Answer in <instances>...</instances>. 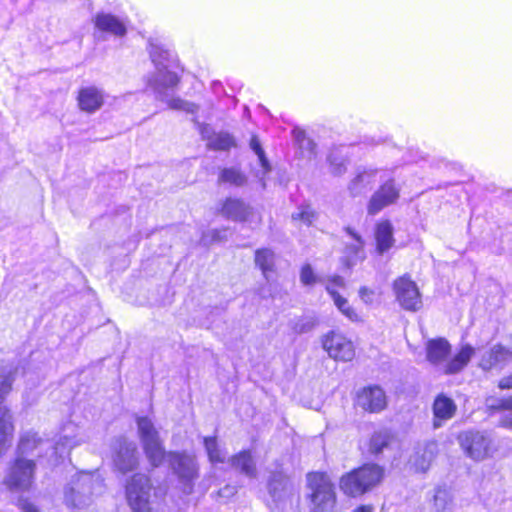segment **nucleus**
<instances>
[{"label": "nucleus", "mask_w": 512, "mask_h": 512, "mask_svg": "<svg viewBox=\"0 0 512 512\" xmlns=\"http://www.w3.org/2000/svg\"><path fill=\"white\" fill-rule=\"evenodd\" d=\"M322 349L335 362H352L357 347L352 338L339 329H331L320 337Z\"/></svg>", "instance_id": "0eeeda50"}, {"label": "nucleus", "mask_w": 512, "mask_h": 512, "mask_svg": "<svg viewBox=\"0 0 512 512\" xmlns=\"http://www.w3.org/2000/svg\"><path fill=\"white\" fill-rule=\"evenodd\" d=\"M37 471L36 459L14 454L6 465L2 484L9 492H29L35 487Z\"/></svg>", "instance_id": "20e7f679"}, {"label": "nucleus", "mask_w": 512, "mask_h": 512, "mask_svg": "<svg viewBox=\"0 0 512 512\" xmlns=\"http://www.w3.org/2000/svg\"><path fill=\"white\" fill-rule=\"evenodd\" d=\"M254 261L264 277L276 271L275 253L270 248H258L254 252Z\"/></svg>", "instance_id": "bb28decb"}, {"label": "nucleus", "mask_w": 512, "mask_h": 512, "mask_svg": "<svg viewBox=\"0 0 512 512\" xmlns=\"http://www.w3.org/2000/svg\"><path fill=\"white\" fill-rule=\"evenodd\" d=\"M356 404L368 413H380L387 407V397L379 385H368L356 393Z\"/></svg>", "instance_id": "ddd939ff"}, {"label": "nucleus", "mask_w": 512, "mask_h": 512, "mask_svg": "<svg viewBox=\"0 0 512 512\" xmlns=\"http://www.w3.org/2000/svg\"><path fill=\"white\" fill-rule=\"evenodd\" d=\"M229 462L233 468L240 471L250 478H254L257 475V469L255 462L252 457V453L249 449H243L238 453L233 454Z\"/></svg>", "instance_id": "5701e85b"}, {"label": "nucleus", "mask_w": 512, "mask_h": 512, "mask_svg": "<svg viewBox=\"0 0 512 512\" xmlns=\"http://www.w3.org/2000/svg\"><path fill=\"white\" fill-rule=\"evenodd\" d=\"M113 466L114 469L121 474H127L137 469L139 459L136 445L126 440L119 441V445L113 457Z\"/></svg>", "instance_id": "4468645a"}, {"label": "nucleus", "mask_w": 512, "mask_h": 512, "mask_svg": "<svg viewBox=\"0 0 512 512\" xmlns=\"http://www.w3.org/2000/svg\"><path fill=\"white\" fill-rule=\"evenodd\" d=\"M292 135L296 144L300 149L307 148L311 151L314 150L315 144L314 142L307 136L306 132L301 128H294L292 130Z\"/></svg>", "instance_id": "c9c22d12"}, {"label": "nucleus", "mask_w": 512, "mask_h": 512, "mask_svg": "<svg viewBox=\"0 0 512 512\" xmlns=\"http://www.w3.org/2000/svg\"><path fill=\"white\" fill-rule=\"evenodd\" d=\"M400 198V187L394 178L382 182L372 193L366 205V212L369 216L379 214L385 208L398 202Z\"/></svg>", "instance_id": "9b49d317"}, {"label": "nucleus", "mask_w": 512, "mask_h": 512, "mask_svg": "<svg viewBox=\"0 0 512 512\" xmlns=\"http://www.w3.org/2000/svg\"><path fill=\"white\" fill-rule=\"evenodd\" d=\"M203 444L206 449L208 458L212 463H223L224 457L218 447L217 438L215 436L204 437Z\"/></svg>", "instance_id": "2f4dec72"}, {"label": "nucleus", "mask_w": 512, "mask_h": 512, "mask_svg": "<svg viewBox=\"0 0 512 512\" xmlns=\"http://www.w3.org/2000/svg\"><path fill=\"white\" fill-rule=\"evenodd\" d=\"M76 101L80 111L93 114L103 107L105 95L102 89L94 85L83 86L77 91Z\"/></svg>", "instance_id": "dca6fc26"}, {"label": "nucleus", "mask_w": 512, "mask_h": 512, "mask_svg": "<svg viewBox=\"0 0 512 512\" xmlns=\"http://www.w3.org/2000/svg\"><path fill=\"white\" fill-rule=\"evenodd\" d=\"M250 148L255 152V154L258 156V159L260 161V164L263 168H268L269 163L265 156V152L261 146V142L259 137L256 134L251 135L250 138Z\"/></svg>", "instance_id": "e433bc0d"}, {"label": "nucleus", "mask_w": 512, "mask_h": 512, "mask_svg": "<svg viewBox=\"0 0 512 512\" xmlns=\"http://www.w3.org/2000/svg\"><path fill=\"white\" fill-rule=\"evenodd\" d=\"M359 297L365 302V303H371L372 297L374 296L375 292L373 289L362 286L358 290Z\"/></svg>", "instance_id": "79ce46f5"}, {"label": "nucleus", "mask_w": 512, "mask_h": 512, "mask_svg": "<svg viewBox=\"0 0 512 512\" xmlns=\"http://www.w3.org/2000/svg\"><path fill=\"white\" fill-rule=\"evenodd\" d=\"M451 351V344L443 337L430 339L426 343L428 362L435 366L445 363L443 373L446 375H453L462 371L475 353L474 348L469 344L461 346L457 353L450 358Z\"/></svg>", "instance_id": "7ed1b4c3"}, {"label": "nucleus", "mask_w": 512, "mask_h": 512, "mask_svg": "<svg viewBox=\"0 0 512 512\" xmlns=\"http://www.w3.org/2000/svg\"><path fill=\"white\" fill-rule=\"evenodd\" d=\"M13 384V376L11 373L0 372V404L5 397L11 392Z\"/></svg>", "instance_id": "4c0bfd02"}, {"label": "nucleus", "mask_w": 512, "mask_h": 512, "mask_svg": "<svg viewBox=\"0 0 512 512\" xmlns=\"http://www.w3.org/2000/svg\"><path fill=\"white\" fill-rule=\"evenodd\" d=\"M329 171L333 176L339 177L347 172L348 160L337 153L332 152L327 157Z\"/></svg>", "instance_id": "7c9ffc66"}, {"label": "nucleus", "mask_w": 512, "mask_h": 512, "mask_svg": "<svg viewBox=\"0 0 512 512\" xmlns=\"http://www.w3.org/2000/svg\"><path fill=\"white\" fill-rule=\"evenodd\" d=\"M497 387L500 390H510L512 389V374L503 377L498 381Z\"/></svg>", "instance_id": "37998d69"}, {"label": "nucleus", "mask_w": 512, "mask_h": 512, "mask_svg": "<svg viewBox=\"0 0 512 512\" xmlns=\"http://www.w3.org/2000/svg\"><path fill=\"white\" fill-rule=\"evenodd\" d=\"M218 183L242 187L247 183V177L239 168L225 167L219 172Z\"/></svg>", "instance_id": "cd10ccee"}, {"label": "nucleus", "mask_w": 512, "mask_h": 512, "mask_svg": "<svg viewBox=\"0 0 512 512\" xmlns=\"http://www.w3.org/2000/svg\"><path fill=\"white\" fill-rule=\"evenodd\" d=\"M235 146L233 137L227 133L218 134L210 142L211 149L216 151H228Z\"/></svg>", "instance_id": "f704fd0d"}, {"label": "nucleus", "mask_w": 512, "mask_h": 512, "mask_svg": "<svg viewBox=\"0 0 512 512\" xmlns=\"http://www.w3.org/2000/svg\"><path fill=\"white\" fill-rule=\"evenodd\" d=\"M312 326H313V324H309L307 329H311Z\"/></svg>", "instance_id": "09e8293b"}, {"label": "nucleus", "mask_w": 512, "mask_h": 512, "mask_svg": "<svg viewBox=\"0 0 512 512\" xmlns=\"http://www.w3.org/2000/svg\"><path fill=\"white\" fill-rule=\"evenodd\" d=\"M43 444V438L36 431H26L20 434L15 454L26 455L37 450Z\"/></svg>", "instance_id": "a878e982"}, {"label": "nucleus", "mask_w": 512, "mask_h": 512, "mask_svg": "<svg viewBox=\"0 0 512 512\" xmlns=\"http://www.w3.org/2000/svg\"><path fill=\"white\" fill-rule=\"evenodd\" d=\"M252 213V208L242 198L228 196L217 208V214L225 219L246 222Z\"/></svg>", "instance_id": "2eb2a0df"}, {"label": "nucleus", "mask_w": 512, "mask_h": 512, "mask_svg": "<svg viewBox=\"0 0 512 512\" xmlns=\"http://www.w3.org/2000/svg\"><path fill=\"white\" fill-rule=\"evenodd\" d=\"M15 434L14 417L8 407L0 408V457L9 448Z\"/></svg>", "instance_id": "412c9836"}, {"label": "nucleus", "mask_w": 512, "mask_h": 512, "mask_svg": "<svg viewBox=\"0 0 512 512\" xmlns=\"http://www.w3.org/2000/svg\"><path fill=\"white\" fill-rule=\"evenodd\" d=\"M392 288L397 302L404 310L416 312L422 308L420 290L408 273L397 277L392 283Z\"/></svg>", "instance_id": "9d476101"}, {"label": "nucleus", "mask_w": 512, "mask_h": 512, "mask_svg": "<svg viewBox=\"0 0 512 512\" xmlns=\"http://www.w3.org/2000/svg\"><path fill=\"white\" fill-rule=\"evenodd\" d=\"M94 25L102 33L123 37L126 32L125 24L115 15L108 13H97L94 17Z\"/></svg>", "instance_id": "aec40b11"}, {"label": "nucleus", "mask_w": 512, "mask_h": 512, "mask_svg": "<svg viewBox=\"0 0 512 512\" xmlns=\"http://www.w3.org/2000/svg\"><path fill=\"white\" fill-rule=\"evenodd\" d=\"M169 463L181 483L182 491L186 494L192 493L195 481L199 478V467L195 456L185 451H170Z\"/></svg>", "instance_id": "6e6552de"}, {"label": "nucleus", "mask_w": 512, "mask_h": 512, "mask_svg": "<svg viewBox=\"0 0 512 512\" xmlns=\"http://www.w3.org/2000/svg\"><path fill=\"white\" fill-rule=\"evenodd\" d=\"M457 440L464 453L475 461L484 460L491 454L490 440L480 431L460 432L457 435Z\"/></svg>", "instance_id": "f8f14e48"}, {"label": "nucleus", "mask_w": 512, "mask_h": 512, "mask_svg": "<svg viewBox=\"0 0 512 512\" xmlns=\"http://www.w3.org/2000/svg\"><path fill=\"white\" fill-rule=\"evenodd\" d=\"M300 281L304 286H314L320 282L324 283L325 279L322 280L321 277L315 273L313 267L309 263H306L300 268Z\"/></svg>", "instance_id": "72a5a7b5"}, {"label": "nucleus", "mask_w": 512, "mask_h": 512, "mask_svg": "<svg viewBox=\"0 0 512 512\" xmlns=\"http://www.w3.org/2000/svg\"><path fill=\"white\" fill-rule=\"evenodd\" d=\"M498 427L512 429V414L502 416L498 421Z\"/></svg>", "instance_id": "c03bdc74"}, {"label": "nucleus", "mask_w": 512, "mask_h": 512, "mask_svg": "<svg viewBox=\"0 0 512 512\" xmlns=\"http://www.w3.org/2000/svg\"><path fill=\"white\" fill-rule=\"evenodd\" d=\"M305 501L309 512H339L340 503L336 485L326 471L306 474Z\"/></svg>", "instance_id": "f03ea898"}, {"label": "nucleus", "mask_w": 512, "mask_h": 512, "mask_svg": "<svg viewBox=\"0 0 512 512\" xmlns=\"http://www.w3.org/2000/svg\"><path fill=\"white\" fill-rule=\"evenodd\" d=\"M296 330H297L298 332H304V331H305L304 327H301V328H299V329H298V328H296Z\"/></svg>", "instance_id": "de8ad7c7"}, {"label": "nucleus", "mask_w": 512, "mask_h": 512, "mask_svg": "<svg viewBox=\"0 0 512 512\" xmlns=\"http://www.w3.org/2000/svg\"><path fill=\"white\" fill-rule=\"evenodd\" d=\"M22 512H40L39 509L30 502H24L20 505Z\"/></svg>", "instance_id": "a18cd8bd"}, {"label": "nucleus", "mask_w": 512, "mask_h": 512, "mask_svg": "<svg viewBox=\"0 0 512 512\" xmlns=\"http://www.w3.org/2000/svg\"><path fill=\"white\" fill-rule=\"evenodd\" d=\"M169 106L172 109H183L185 106V103L181 99H173L169 102Z\"/></svg>", "instance_id": "49530a36"}, {"label": "nucleus", "mask_w": 512, "mask_h": 512, "mask_svg": "<svg viewBox=\"0 0 512 512\" xmlns=\"http://www.w3.org/2000/svg\"><path fill=\"white\" fill-rule=\"evenodd\" d=\"M350 235L355 240L360 242V244L359 245L350 244L345 247V255L341 259V264L344 268H347V269H351L358 262H361L365 259L361 236L354 231H350Z\"/></svg>", "instance_id": "b1692460"}, {"label": "nucleus", "mask_w": 512, "mask_h": 512, "mask_svg": "<svg viewBox=\"0 0 512 512\" xmlns=\"http://www.w3.org/2000/svg\"><path fill=\"white\" fill-rule=\"evenodd\" d=\"M510 361H512V348L498 343L483 356L480 366L484 370H490L499 363H507Z\"/></svg>", "instance_id": "4be33fe9"}, {"label": "nucleus", "mask_w": 512, "mask_h": 512, "mask_svg": "<svg viewBox=\"0 0 512 512\" xmlns=\"http://www.w3.org/2000/svg\"><path fill=\"white\" fill-rule=\"evenodd\" d=\"M136 422L142 448L150 466L160 467L167 458L169 459V452L165 450L156 428L148 417H138Z\"/></svg>", "instance_id": "423d86ee"}, {"label": "nucleus", "mask_w": 512, "mask_h": 512, "mask_svg": "<svg viewBox=\"0 0 512 512\" xmlns=\"http://www.w3.org/2000/svg\"><path fill=\"white\" fill-rule=\"evenodd\" d=\"M377 169H363L355 174L348 184V190L352 197L360 194L366 186H372L375 183Z\"/></svg>", "instance_id": "393cba45"}, {"label": "nucleus", "mask_w": 512, "mask_h": 512, "mask_svg": "<svg viewBox=\"0 0 512 512\" xmlns=\"http://www.w3.org/2000/svg\"><path fill=\"white\" fill-rule=\"evenodd\" d=\"M385 476L384 466L375 462H364L344 472L339 477L338 486L346 498L358 499L377 489Z\"/></svg>", "instance_id": "f257e3e1"}, {"label": "nucleus", "mask_w": 512, "mask_h": 512, "mask_svg": "<svg viewBox=\"0 0 512 512\" xmlns=\"http://www.w3.org/2000/svg\"><path fill=\"white\" fill-rule=\"evenodd\" d=\"M489 414H494L500 411H512V396L499 399L495 404L486 406Z\"/></svg>", "instance_id": "58836bf2"}, {"label": "nucleus", "mask_w": 512, "mask_h": 512, "mask_svg": "<svg viewBox=\"0 0 512 512\" xmlns=\"http://www.w3.org/2000/svg\"><path fill=\"white\" fill-rule=\"evenodd\" d=\"M434 458V452L430 448H422L415 451L411 456L410 463L413 470L417 473L426 472Z\"/></svg>", "instance_id": "c85d7f7f"}, {"label": "nucleus", "mask_w": 512, "mask_h": 512, "mask_svg": "<svg viewBox=\"0 0 512 512\" xmlns=\"http://www.w3.org/2000/svg\"><path fill=\"white\" fill-rule=\"evenodd\" d=\"M397 442L396 433L389 428H380L371 433L367 442V454L378 458L385 451L391 450Z\"/></svg>", "instance_id": "f3484780"}, {"label": "nucleus", "mask_w": 512, "mask_h": 512, "mask_svg": "<svg viewBox=\"0 0 512 512\" xmlns=\"http://www.w3.org/2000/svg\"><path fill=\"white\" fill-rule=\"evenodd\" d=\"M456 412L457 405L451 397L444 393L437 394L432 403L433 427H441L445 422L452 419Z\"/></svg>", "instance_id": "a211bd4d"}, {"label": "nucleus", "mask_w": 512, "mask_h": 512, "mask_svg": "<svg viewBox=\"0 0 512 512\" xmlns=\"http://www.w3.org/2000/svg\"><path fill=\"white\" fill-rule=\"evenodd\" d=\"M181 81V77L172 71H166L162 76V86L164 88H175Z\"/></svg>", "instance_id": "a19ab883"}, {"label": "nucleus", "mask_w": 512, "mask_h": 512, "mask_svg": "<svg viewBox=\"0 0 512 512\" xmlns=\"http://www.w3.org/2000/svg\"><path fill=\"white\" fill-rule=\"evenodd\" d=\"M154 488L149 475L136 472L125 483V498L133 512H152L151 490Z\"/></svg>", "instance_id": "39448f33"}, {"label": "nucleus", "mask_w": 512, "mask_h": 512, "mask_svg": "<svg viewBox=\"0 0 512 512\" xmlns=\"http://www.w3.org/2000/svg\"><path fill=\"white\" fill-rule=\"evenodd\" d=\"M151 61L155 66L162 65L165 61L169 60V51L161 47L155 46L150 50Z\"/></svg>", "instance_id": "ea45409f"}, {"label": "nucleus", "mask_w": 512, "mask_h": 512, "mask_svg": "<svg viewBox=\"0 0 512 512\" xmlns=\"http://www.w3.org/2000/svg\"><path fill=\"white\" fill-rule=\"evenodd\" d=\"M317 217V213L309 204L301 205L297 213L291 215V219L295 222H301L307 227L311 226Z\"/></svg>", "instance_id": "473e14b6"}, {"label": "nucleus", "mask_w": 512, "mask_h": 512, "mask_svg": "<svg viewBox=\"0 0 512 512\" xmlns=\"http://www.w3.org/2000/svg\"><path fill=\"white\" fill-rule=\"evenodd\" d=\"M345 287L346 281L340 275L334 274L325 278L324 288L333 300L337 310L351 323H361L363 321L362 312L340 294V290L345 289Z\"/></svg>", "instance_id": "1a4fd4ad"}, {"label": "nucleus", "mask_w": 512, "mask_h": 512, "mask_svg": "<svg viewBox=\"0 0 512 512\" xmlns=\"http://www.w3.org/2000/svg\"><path fill=\"white\" fill-rule=\"evenodd\" d=\"M452 504V495L445 487H436L432 496V505L436 512L447 510Z\"/></svg>", "instance_id": "c756f323"}, {"label": "nucleus", "mask_w": 512, "mask_h": 512, "mask_svg": "<svg viewBox=\"0 0 512 512\" xmlns=\"http://www.w3.org/2000/svg\"><path fill=\"white\" fill-rule=\"evenodd\" d=\"M375 252L383 255L395 245L394 227L389 219H380L374 226Z\"/></svg>", "instance_id": "6ab92c4d"}]
</instances>
